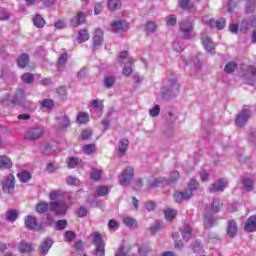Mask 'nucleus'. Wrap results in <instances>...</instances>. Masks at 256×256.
Returning <instances> with one entry per match:
<instances>
[{
  "label": "nucleus",
  "instance_id": "41",
  "mask_svg": "<svg viewBox=\"0 0 256 256\" xmlns=\"http://www.w3.org/2000/svg\"><path fill=\"white\" fill-rule=\"evenodd\" d=\"M49 209V203L41 202L36 205V211L37 213H45Z\"/></svg>",
  "mask_w": 256,
  "mask_h": 256
},
{
  "label": "nucleus",
  "instance_id": "58",
  "mask_svg": "<svg viewBox=\"0 0 256 256\" xmlns=\"http://www.w3.org/2000/svg\"><path fill=\"white\" fill-rule=\"evenodd\" d=\"M7 19H9V12L3 8H0V21H7Z\"/></svg>",
  "mask_w": 256,
  "mask_h": 256
},
{
  "label": "nucleus",
  "instance_id": "38",
  "mask_svg": "<svg viewBox=\"0 0 256 256\" xmlns=\"http://www.w3.org/2000/svg\"><path fill=\"white\" fill-rule=\"evenodd\" d=\"M81 163V161L78 160V158L70 157L67 161V165L69 169H75Z\"/></svg>",
  "mask_w": 256,
  "mask_h": 256
},
{
  "label": "nucleus",
  "instance_id": "49",
  "mask_svg": "<svg viewBox=\"0 0 256 256\" xmlns=\"http://www.w3.org/2000/svg\"><path fill=\"white\" fill-rule=\"evenodd\" d=\"M97 193L99 197H105L109 193V188L107 186H99Z\"/></svg>",
  "mask_w": 256,
  "mask_h": 256
},
{
  "label": "nucleus",
  "instance_id": "59",
  "mask_svg": "<svg viewBox=\"0 0 256 256\" xmlns=\"http://www.w3.org/2000/svg\"><path fill=\"white\" fill-rule=\"evenodd\" d=\"M167 23L166 25H168L169 27H173V25L177 24V18H175V16L170 15L167 18Z\"/></svg>",
  "mask_w": 256,
  "mask_h": 256
},
{
  "label": "nucleus",
  "instance_id": "40",
  "mask_svg": "<svg viewBox=\"0 0 256 256\" xmlns=\"http://www.w3.org/2000/svg\"><path fill=\"white\" fill-rule=\"evenodd\" d=\"M235 69H237V63L228 62L224 68L225 73H234Z\"/></svg>",
  "mask_w": 256,
  "mask_h": 256
},
{
  "label": "nucleus",
  "instance_id": "29",
  "mask_svg": "<svg viewBox=\"0 0 256 256\" xmlns=\"http://www.w3.org/2000/svg\"><path fill=\"white\" fill-rule=\"evenodd\" d=\"M77 39L79 43H85V41H89V32L85 29L80 30Z\"/></svg>",
  "mask_w": 256,
  "mask_h": 256
},
{
  "label": "nucleus",
  "instance_id": "64",
  "mask_svg": "<svg viewBox=\"0 0 256 256\" xmlns=\"http://www.w3.org/2000/svg\"><path fill=\"white\" fill-rule=\"evenodd\" d=\"M177 179H179V172L178 171H174L170 174V181L171 183H175V181H177Z\"/></svg>",
  "mask_w": 256,
  "mask_h": 256
},
{
  "label": "nucleus",
  "instance_id": "25",
  "mask_svg": "<svg viewBox=\"0 0 256 256\" xmlns=\"http://www.w3.org/2000/svg\"><path fill=\"white\" fill-rule=\"evenodd\" d=\"M76 123L79 125H85V123H89V114L87 112H79L76 118Z\"/></svg>",
  "mask_w": 256,
  "mask_h": 256
},
{
  "label": "nucleus",
  "instance_id": "42",
  "mask_svg": "<svg viewBox=\"0 0 256 256\" xmlns=\"http://www.w3.org/2000/svg\"><path fill=\"white\" fill-rule=\"evenodd\" d=\"M101 175H102L101 170L93 168V169H92V172H91V174H90V177H91V179H93L94 181H99V179H101Z\"/></svg>",
  "mask_w": 256,
  "mask_h": 256
},
{
  "label": "nucleus",
  "instance_id": "27",
  "mask_svg": "<svg viewBox=\"0 0 256 256\" xmlns=\"http://www.w3.org/2000/svg\"><path fill=\"white\" fill-rule=\"evenodd\" d=\"M64 195L65 193L61 190H51L49 193V199H51V201H57V199L63 198Z\"/></svg>",
  "mask_w": 256,
  "mask_h": 256
},
{
  "label": "nucleus",
  "instance_id": "3",
  "mask_svg": "<svg viewBox=\"0 0 256 256\" xmlns=\"http://www.w3.org/2000/svg\"><path fill=\"white\" fill-rule=\"evenodd\" d=\"M45 133V129L41 126L33 127L28 129L24 134V139L27 141H37L41 139Z\"/></svg>",
  "mask_w": 256,
  "mask_h": 256
},
{
  "label": "nucleus",
  "instance_id": "24",
  "mask_svg": "<svg viewBox=\"0 0 256 256\" xmlns=\"http://www.w3.org/2000/svg\"><path fill=\"white\" fill-rule=\"evenodd\" d=\"M221 209H223V202H221V200L215 198L212 201L210 211H212V213H219V211H221Z\"/></svg>",
  "mask_w": 256,
  "mask_h": 256
},
{
  "label": "nucleus",
  "instance_id": "31",
  "mask_svg": "<svg viewBox=\"0 0 256 256\" xmlns=\"http://www.w3.org/2000/svg\"><path fill=\"white\" fill-rule=\"evenodd\" d=\"M176 215L177 210H173L171 208H167L166 210H164V216L167 221H172V219H175Z\"/></svg>",
  "mask_w": 256,
  "mask_h": 256
},
{
  "label": "nucleus",
  "instance_id": "30",
  "mask_svg": "<svg viewBox=\"0 0 256 256\" xmlns=\"http://www.w3.org/2000/svg\"><path fill=\"white\" fill-rule=\"evenodd\" d=\"M123 223L126 225V227H130L132 229H136L137 227V221L129 216L123 218Z\"/></svg>",
  "mask_w": 256,
  "mask_h": 256
},
{
  "label": "nucleus",
  "instance_id": "17",
  "mask_svg": "<svg viewBox=\"0 0 256 256\" xmlns=\"http://www.w3.org/2000/svg\"><path fill=\"white\" fill-rule=\"evenodd\" d=\"M83 23H85V13L83 12H79L70 20L71 27H79V25H83Z\"/></svg>",
  "mask_w": 256,
  "mask_h": 256
},
{
  "label": "nucleus",
  "instance_id": "61",
  "mask_svg": "<svg viewBox=\"0 0 256 256\" xmlns=\"http://www.w3.org/2000/svg\"><path fill=\"white\" fill-rule=\"evenodd\" d=\"M192 250L194 253H203V246H201V244L199 242H195Z\"/></svg>",
  "mask_w": 256,
  "mask_h": 256
},
{
  "label": "nucleus",
  "instance_id": "4",
  "mask_svg": "<svg viewBox=\"0 0 256 256\" xmlns=\"http://www.w3.org/2000/svg\"><path fill=\"white\" fill-rule=\"evenodd\" d=\"M93 244L96 246L95 255L105 256V242L99 232H95L93 235Z\"/></svg>",
  "mask_w": 256,
  "mask_h": 256
},
{
  "label": "nucleus",
  "instance_id": "46",
  "mask_svg": "<svg viewBox=\"0 0 256 256\" xmlns=\"http://www.w3.org/2000/svg\"><path fill=\"white\" fill-rule=\"evenodd\" d=\"M255 1L256 0H248L246 4V13H253L255 11Z\"/></svg>",
  "mask_w": 256,
  "mask_h": 256
},
{
  "label": "nucleus",
  "instance_id": "26",
  "mask_svg": "<svg viewBox=\"0 0 256 256\" xmlns=\"http://www.w3.org/2000/svg\"><path fill=\"white\" fill-rule=\"evenodd\" d=\"M180 231L184 241H189L191 239V226L186 224L180 229Z\"/></svg>",
  "mask_w": 256,
  "mask_h": 256
},
{
  "label": "nucleus",
  "instance_id": "56",
  "mask_svg": "<svg viewBox=\"0 0 256 256\" xmlns=\"http://www.w3.org/2000/svg\"><path fill=\"white\" fill-rule=\"evenodd\" d=\"M179 5L182 9H191L193 7L189 0H179Z\"/></svg>",
  "mask_w": 256,
  "mask_h": 256
},
{
  "label": "nucleus",
  "instance_id": "37",
  "mask_svg": "<svg viewBox=\"0 0 256 256\" xmlns=\"http://www.w3.org/2000/svg\"><path fill=\"white\" fill-rule=\"evenodd\" d=\"M242 185L246 191H251L253 189V180L244 178L242 179Z\"/></svg>",
  "mask_w": 256,
  "mask_h": 256
},
{
  "label": "nucleus",
  "instance_id": "20",
  "mask_svg": "<svg viewBox=\"0 0 256 256\" xmlns=\"http://www.w3.org/2000/svg\"><path fill=\"white\" fill-rule=\"evenodd\" d=\"M237 222L235 220H228L227 235L228 237H235L237 235Z\"/></svg>",
  "mask_w": 256,
  "mask_h": 256
},
{
  "label": "nucleus",
  "instance_id": "52",
  "mask_svg": "<svg viewBox=\"0 0 256 256\" xmlns=\"http://www.w3.org/2000/svg\"><path fill=\"white\" fill-rule=\"evenodd\" d=\"M161 112L159 105H155L152 109L149 110L150 117H157Z\"/></svg>",
  "mask_w": 256,
  "mask_h": 256
},
{
  "label": "nucleus",
  "instance_id": "62",
  "mask_svg": "<svg viewBox=\"0 0 256 256\" xmlns=\"http://www.w3.org/2000/svg\"><path fill=\"white\" fill-rule=\"evenodd\" d=\"M115 256H127V252L125 251L124 246H120L115 253Z\"/></svg>",
  "mask_w": 256,
  "mask_h": 256
},
{
  "label": "nucleus",
  "instance_id": "36",
  "mask_svg": "<svg viewBox=\"0 0 256 256\" xmlns=\"http://www.w3.org/2000/svg\"><path fill=\"white\" fill-rule=\"evenodd\" d=\"M89 107H93V109H97L98 111H102L104 109L103 101L101 100H93Z\"/></svg>",
  "mask_w": 256,
  "mask_h": 256
},
{
  "label": "nucleus",
  "instance_id": "45",
  "mask_svg": "<svg viewBox=\"0 0 256 256\" xmlns=\"http://www.w3.org/2000/svg\"><path fill=\"white\" fill-rule=\"evenodd\" d=\"M169 91L172 93H177L179 91V84L175 80L169 81Z\"/></svg>",
  "mask_w": 256,
  "mask_h": 256
},
{
  "label": "nucleus",
  "instance_id": "6",
  "mask_svg": "<svg viewBox=\"0 0 256 256\" xmlns=\"http://www.w3.org/2000/svg\"><path fill=\"white\" fill-rule=\"evenodd\" d=\"M202 23L204 25H208V27H216V29H218L219 31H221V29L225 28V20L223 18H220L218 21H215L214 19H210L209 16H204L202 18Z\"/></svg>",
  "mask_w": 256,
  "mask_h": 256
},
{
  "label": "nucleus",
  "instance_id": "63",
  "mask_svg": "<svg viewBox=\"0 0 256 256\" xmlns=\"http://www.w3.org/2000/svg\"><path fill=\"white\" fill-rule=\"evenodd\" d=\"M91 135H93V132H91V130H84V131H82L81 139L82 140L89 139V137H91Z\"/></svg>",
  "mask_w": 256,
  "mask_h": 256
},
{
  "label": "nucleus",
  "instance_id": "9",
  "mask_svg": "<svg viewBox=\"0 0 256 256\" xmlns=\"http://www.w3.org/2000/svg\"><path fill=\"white\" fill-rule=\"evenodd\" d=\"M50 209L56 215H65V213H67V209H69V206H67L65 202H51Z\"/></svg>",
  "mask_w": 256,
  "mask_h": 256
},
{
  "label": "nucleus",
  "instance_id": "48",
  "mask_svg": "<svg viewBox=\"0 0 256 256\" xmlns=\"http://www.w3.org/2000/svg\"><path fill=\"white\" fill-rule=\"evenodd\" d=\"M41 105L42 107H44L45 109H53V106L55 105L53 103V100L51 99H44L42 102H41Z\"/></svg>",
  "mask_w": 256,
  "mask_h": 256
},
{
  "label": "nucleus",
  "instance_id": "44",
  "mask_svg": "<svg viewBox=\"0 0 256 256\" xmlns=\"http://www.w3.org/2000/svg\"><path fill=\"white\" fill-rule=\"evenodd\" d=\"M115 84V78L114 76H106L104 79V85L105 87L111 88Z\"/></svg>",
  "mask_w": 256,
  "mask_h": 256
},
{
  "label": "nucleus",
  "instance_id": "15",
  "mask_svg": "<svg viewBox=\"0 0 256 256\" xmlns=\"http://www.w3.org/2000/svg\"><path fill=\"white\" fill-rule=\"evenodd\" d=\"M51 247H53V240L45 238L40 244V254L43 256L47 255Z\"/></svg>",
  "mask_w": 256,
  "mask_h": 256
},
{
  "label": "nucleus",
  "instance_id": "34",
  "mask_svg": "<svg viewBox=\"0 0 256 256\" xmlns=\"http://www.w3.org/2000/svg\"><path fill=\"white\" fill-rule=\"evenodd\" d=\"M17 177L22 183H27V181L31 179V173L27 171H22L17 174Z\"/></svg>",
  "mask_w": 256,
  "mask_h": 256
},
{
  "label": "nucleus",
  "instance_id": "33",
  "mask_svg": "<svg viewBox=\"0 0 256 256\" xmlns=\"http://www.w3.org/2000/svg\"><path fill=\"white\" fill-rule=\"evenodd\" d=\"M18 213L16 212V210H10L8 212H6L5 217H6V221H10L11 223L17 221V217H18Z\"/></svg>",
  "mask_w": 256,
  "mask_h": 256
},
{
  "label": "nucleus",
  "instance_id": "14",
  "mask_svg": "<svg viewBox=\"0 0 256 256\" xmlns=\"http://www.w3.org/2000/svg\"><path fill=\"white\" fill-rule=\"evenodd\" d=\"M225 187H227V180L219 179L211 185L210 192L215 193L217 191H224Z\"/></svg>",
  "mask_w": 256,
  "mask_h": 256
},
{
  "label": "nucleus",
  "instance_id": "16",
  "mask_svg": "<svg viewBox=\"0 0 256 256\" xmlns=\"http://www.w3.org/2000/svg\"><path fill=\"white\" fill-rule=\"evenodd\" d=\"M244 230L248 233H255L256 231V216H250L244 226Z\"/></svg>",
  "mask_w": 256,
  "mask_h": 256
},
{
  "label": "nucleus",
  "instance_id": "19",
  "mask_svg": "<svg viewBox=\"0 0 256 256\" xmlns=\"http://www.w3.org/2000/svg\"><path fill=\"white\" fill-rule=\"evenodd\" d=\"M33 249H34L33 244L25 241H22L18 246V251L19 253H22V254L32 253Z\"/></svg>",
  "mask_w": 256,
  "mask_h": 256
},
{
  "label": "nucleus",
  "instance_id": "47",
  "mask_svg": "<svg viewBox=\"0 0 256 256\" xmlns=\"http://www.w3.org/2000/svg\"><path fill=\"white\" fill-rule=\"evenodd\" d=\"M83 151L86 155H91L95 152V144H88L83 147Z\"/></svg>",
  "mask_w": 256,
  "mask_h": 256
},
{
  "label": "nucleus",
  "instance_id": "28",
  "mask_svg": "<svg viewBox=\"0 0 256 256\" xmlns=\"http://www.w3.org/2000/svg\"><path fill=\"white\" fill-rule=\"evenodd\" d=\"M28 64H29V55L22 54L18 58V66L21 67L22 69H25V67H27Z\"/></svg>",
  "mask_w": 256,
  "mask_h": 256
},
{
  "label": "nucleus",
  "instance_id": "1",
  "mask_svg": "<svg viewBox=\"0 0 256 256\" xmlns=\"http://www.w3.org/2000/svg\"><path fill=\"white\" fill-rule=\"evenodd\" d=\"M3 107H15V105H21L28 111L31 110V101L25 100V93L22 89H18L13 98L9 94H5L1 100Z\"/></svg>",
  "mask_w": 256,
  "mask_h": 256
},
{
  "label": "nucleus",
  "instance_id": "18",
  "mask_svg": "<svg viewBox=\"0 0 256 256\" xmlns=\"http://www.w3.org/2000/svg\"><path fill=\"white\" fill-rule=\"evenodd\" d=\"M13 167V160L7 155H0V169H11Z\"/></svg>",
  "mask_w": 256,
  "mask_h": 256
},
{
  "label": "nucleus",
  "instance_id": "32",
  "mask_svg": "<svg viewBox=\"0 0 256 256\" xmlns=\"http://www.w3.org/2000/svg\"><path fill=\"white\" fill-rule=\"evenodd\" d=\"M121 7V0H108L109 11H116Z\"/></svg>",
  "mask_w": 256,
  "mask_h": 256
},
{
  "label": "nucleus",
  "instance_id": "10",
  "mask_svg": "<svg viewBox=\"0 0 256 256\" xmlns=\"http://www.w3.org/2000/svg\"><path fill=\"white\" fill-rule=\"evenodd\" d=\"M251 117V110L249 109H243L236 117V125L238 127H243L249 121V118Z\"/></svg>",
  "mask_w": 256,
  "mask_h": 256
},
{
  "label": "nucleus",
  "instance_id": "5",
  "mask_svg": "<svg viewBox=\"0 0 256 256\" xmlns=\"http://www.w3.org/2000/svg\"><path fill=\"white\" fill-rule=\"evenodd\" d=\"M133 175H135V170L133 169V167H126L123 173L119 176L120 185H123L124 187L129 185V183H131V180L133 179Z\"/></svg>",
  "mask_w": 256,
  "mask_h": 256
},
{
  "label": "nucleus",
  "instance_id": "55",
  "mask_svg": "<svg viewBox=\"0 0 256 256\" xmlns=\"http://www.w3.org/2000/svg\"><path fill=\"white\" fill-rule=\"evenodd\" d=\"M252 75L253 77L256 76V68L254 66L246 67V72L244 73V77Z\"/></svg>",
  "mask_w": 256,
  "mask_h": 256
},
{
  "label": "nucleus",
  "instance_id": "51",
  "mask_svg": "<svg viewBox=\"0 0 256 256\" xmlns=\"http://www.w3.org/2000/svg\"><path fill=\"white\" fill-rule=\"evenodd\" d=\"M68 56L66 53L62 54L58 59V69H61L67 63Z\"/></svg>",
  "mask_w": 256,
  "mask_h": 256
},
{
  "label": "nucleus",
  "instance_id": "2",
  "mask_svg": "<svg viewBox=\"0 0 256 256\" xmlns=\"http://www.w3.org/2000/svg\"><path fill=\"white\" fill-rule=\"evenodd\" d=\"M198 188L199 182H197L195 179L190 180L187 190L174 193L176 203H181L183 201H187V199H191V197H193V191H196Z\"/></svg>",
  "mask_w": 256,
  "mask_h": 256
},
{
  "label": "nucleus",
  "instance_id": "39",
  "mask_svg": "<svg viewBox=\"0 0 256 256\" xmlns=\"http://www.w3.org/2000/svg\"><path fill=\"white\" fill-rule=\"evenodd\" d=\"M213 223H215V218H213V216L205 215V217H204L205 229H209V227H213Z\"/></svg>",
  "mask_w": 256,
  "mask_h": 256
},
{
  "label": "nucleus",
  "instance_id": "50",
  "mask_svg": "<svg viewBox=\"0 0 256 256\" xmlns=\"http://www.w3.org/2000/svg\"><path fill=\"white\" fill-rule=\"evenodd\" d=\"M61 127H69L71 125V121L69 120V117L63 116L62 118L58 119Z\"/></svg>",
  "mask_w": 256,
  "mask_h": 256
},
{
  "label": "nucleus",
  "instance_id": "53",
  "mask_svg": "<svg viewBox=\"0 0 256 256\" xmlns=\"http://www.w3.org/2000/svg\"><path fill=\"white\" fill-rule=\"evenodd\" d=\"M157 30V25H155V22H148L146 24V33H154V31Z\"/></svg>",
  "mask_w": 256,
  "mask_h": 256
},
{
  "label": "nucleus",
  "instance_id": "12",
  "mask_svg": "<svg viewBox=\"0 0 256 256\" xmlns=\"http://www.w3.org/2000/svg\"><path fill=\"white\" fill-rule=\"evenodd\" d=\"M113 33H125L129 29V23L127 21H115L111 24Z\"/></svg>",
  "mask_w": 256,
  "mask_h": 256
},
{
  "label": "nucleus",
  "instance_id": "21",
  "mask_svg": "<svg viewBox=\"0 0 256 256\" xmlns=\"http://www.w3.org/2000/svg\"><path fill=\"white\" fill-rule=\"evenodd\" d=\"M201 41L204 46V49H206L208 52H211V51H213V49H215V45L211 41V38L208 37L207 35L202 34Z\"/></svg>",
  "mask_w": 256,
  "mask_h": 256
},
{
  "label": "nucleus",
  "instance_id": "13",
  "mask_svg": "<svg viewBox=\"0 0 256 256\" xmlns=\"http://www.w3.org/2000/svg\"><path fill=\"white\" fill-rule=\"evenodd\" d=\"M25 227L29 229L30 231H39L41 227L37 225V218L34 216L28 215L25 217Z\"/></svg>",
  "mask_w": 256,
  "mask_h": 256
},
{
  "label": "nucleus",
  "instance_id": "22",
  "mask_svg": "<svg viewBox=\"0 0 256 256\" xmlns=\"http://www.w3.org/2000/svg\"><path fill=\"white\" fill-rule=\"evenodd\" d=\"M93 43H94V47L101 46V43H103V30L96 29L94 31Z\"/></svg>",
  "mask_w": 256,
  "mask_h": 256
},
{
  "label": "nucleus",
  "instance_id": "7",
  "mask_svg": "<svg viewBox=\"0 0 256 256\" xmlns=\"http://www.w3.org/2000/svg\"><path fill=\"white\" fill-rule=\"evenodd\" d=\"M180 31L184 35L185 39H193V24L189 21H182L180 24Z\"/></svg>",
  "mask_w": 256,
  "mask_h": 256
},
{
  "label": "nucleus",
  "instance_id": "54",
  "mask_svg": "<svg viewBox=\"0 0 256 256\" xmlns=\"http://www.w3.org/2000/svg\"><path fill=\"white\" fill-rule=\"evenodd\" d=\"M22 79H23L24 83H33V81H35V77L31 73H25L22 76Z\"/></svg>",
  "mask_w": 256,
  "mask_h": 256
},
{
  "label": "nucleus",
  "instance_id": "11",
  "mask_svg": "<svg viewBox=\"0 0 256 256\" xmlns=\"http://www.w3.org/2000/svg\"><path fill=\"white\" fill-rule=\"evenodd\" d=\"M256 27V17L255 16H250L248 19H245L242 21L240 25V31L242 33H247L249 29H253Z\"/></svg>",
  "mask_w": 256,
  "mask_h": 256
},
{
  "label": "nucleus",
  "instance_id": "60",
  "mask_svg": "<svg viewBox=\"0 0 256 256\" xmlns=\"http://www.w3.org/2000/svg\"><path fill=\"white\" fill-rule=\"evenodd\" d=\"M151 251V248L149 246H142L139 250L138 253L140 256H147V254Z\"/></svg>",
  "mask_w": 256,
  "mask_h": 256
},
{
  "label": "nucleus",
  "instance_id": "57",
  "mask_svg": "<svg viewBox=\"0 0 256 256\" xmlns=\"http://www.w3.org/2000/svg\"><path fill=\"white\" fill-rule=\"evenodd\" d=\"M64 237H65V241H67L68 243H71V241L75 239V232L67 231Z\"/></svg>",
  "mask_w": 256,
  "mask_h": 256
},
{
  "label": "nucleus",
  "instance_id": "35",
  "mask_svg": "<svg viewBox=\"0 0 256 256\" xmlns=\"http://www.w3.org/2000/svg\"><path fill=\"white\" fill-rule=\"evenodd\" d=\"M35 27L41 28L45 26V20L40 15H36L33 19Z\"/></svg>",
  "mask_w": 256,
  "mask_h": 256
},
{
  "label": "nucleus",
  "instance_id": "43",
  "mask_svg": "<svg viewBox=\"0 0 256 256\" xmlns=\"http://www.w3.org/2000/svg\"><path fill=\"white\" fill-rule=\"evenodd\" d=\"M168 183H169V181L165 180V178H163V177H160V178H156L154 180L152 187H161V185H167Z\"/></svg>",
  "mask_w": 256,
  "mask_h": 256
},
{
  "label": "nucleus",
  "instance_id": "23",
  "mask_svg": "<svg viewBox=\"0 0 256 256\" xmlns=\"http://www.w3.org/2000/svg\"><path fill=\"white\" fill-rule=\"evenodd\" d=\"M128 147H129V140L122 139L118 144V155H120V157H123V155L127 153Z\"/></svg>",
  "mask_w": 256,
  "mask_h": 256
},
{
  "label": "nucleus",
  "instance_id": "8",
  "mask_svg": "<svg viewBox=\"0 0 256 256\" xmlns=\"http://www.w3.org/2000/svg\"><path fill=\"white\" fill-rule=\"evenodd\" d=\"M2 189L4 193L11 194L15 191V176L13 174H9L5 181L2 184Z\"/></svg>",
  "mask_w": 256,
  "mask_h": 256
}]
</instances>
